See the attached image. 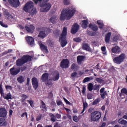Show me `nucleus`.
Segmentation results:
<instances>
[{
	"instance_id": "obj_1",
	"label": "nucleus",
	"mask_w": 127,
	"mask_h": 127,
	"mask_svg": "<svg viewBox=\"0 0 127 127\" xmlns=\"http://www.w3.org/2000/svg\"><path fill=\"white\" fill-rule=\"evenodd\" d=\"M76 13V9L74 8L63 9L62 11L60 19L61 21H63L66 19V20H69L71 17L74 16V14Z\"/></svg>"
},
{
	"instance_id": "obj_2",
	"label": "nucleus",
	"mask_w": 127,
	"mask_h": 127,
	"mask_svg": "<svg viewBox=\"0 0 127 127\" xmlns=\"http://www.w3.org/2000/svg\"><path fill=\"white\" fill-rule=\"evenodd\" d=\"M67 27H64L63 31L59 38L62 47H65L67 45L68 42L67 41Z\"/></svg>"
},
{
	"instance_id": "obj_3",
	"label": "nucleus",
	"mask_w": 127,
	"mask_h": 127,
	"mask_svg": "<svg viewBox=\"0 0 127 127\" xmlns=\"http://www.w3.org/2000/svg\"><path fill=\"white\" fill-rule=\"evenodd\" d=\"M32 59V57L29 55H24L21 59H19L16 61V65L18 67H20L24 65L27 62H30Z\"/></svg>"
},
{
	"instance_id": "obj_4",
	"label": "nucleus",
	"mask_w": 127,
	"mask_h": 127,
	"mask_svg": "<svg viewBox=\"0 0 127 127\" xmlns=\"http://www.w3.org/2000/svg\"><path fill=\"white\" fill-rule=\"evenodd\" d=\"M34 2L36 4L40 2V6L43 8V10H42V12L48 11V10L51 8V4L46 2H42V0H34Z\"/></svg>"
},
{
	"instance_id": "obj_5",
	"label": "nucleus",
	"mask_w": 127,
	"mask_h": 127,
	"mask_svg": "<svg viewBox=\"0 0 127 127\" xmlns=\"http://www.w3.org/2000/svg\"><path fill=\"white\" fill-rule=\"evenodd\" d=\"M126 59H127V56L126 55V54L122 53L119 56L113 59V62L115 63V64L120 65V64H122Z\"/></svg>"
},
{
	"instance_id": "obj_6",
	"label": "nucleus",
	"mask_w": 127,
	"mask_h": 127,
	"mask_svg": "<svg viewBox=\"0 0 127 127\" xmlns=\"http://www.w3.org/2000/svg\"><path fill=\"white\" fill-rule=\"evenodd\" d=\"M101 118V113L99 111H94L90 114V120L92 122H98Z\"/></svg>"
},
{
	"instance_id": "obj_7",
	"label": "nucleus",
	"mask_w": 127,
	"mask_h": 127,
	"mask_svg": "<svg viewBox=\"0 0 127 127\" xmlns=\"http://www.w3.org/2000/svg\"><path fill=\"white\" fill-rule=\"evenodd\" d=\"M60 67L63 69H67L69 67V60L63 59L60 63Z\"/></svg>"
},
{
	"instance_id": "obj_8",
	"label": "nucleus",
	"mask_w": 127,
	"mask_h": 127,
	"mask_svg": "<svg viewBox=\"0 0 127 127\" xmlns=\"http://www.w3.org/2000/svg\"><path fill=\"white\" fill-rule=\"evenodd\" d=\"M33 6V3L32 2H28L25 4V6L23 8V9L26 12H28V11H30V8H32Z\"/></svg>"
},
{
	"instance_id": "obj_9",
	"label": "nucleus",
	"mask_w": 127,
	"mask_h": 127,
	"mask_svg": "<svg viewBox=\"0 0 127 127\" xmlns=\"http://www.w3.org/2000/svg\"><path fill=\"white\" fill-rule=\"evenodd\" d=\"M79 28H80V25H79L77 23H74L71 30V33L72 34H76V33L78 32Z\"/></svg>"
},
{
	"instance_id": "obj_10",
	"label": "nucleus",
	"mask_w": 127,
	"mask_h": 127,
	"mask_svg": "<svg viewBox=\"0 0 127 127\" xmlns=\"http://www.w3.org/2000/svg\"><path fill=\"white\" fill-rule=\"evenodd\" d=\"M32 84L34 90H37V88L39 87V84L38 83V79L36 77L32 78Z\"/></svg>"
},
{
	"instance_id": "obj_11",
	"label": "nucleus",
	"mask_w": 127,
	"mask_h": 127,
	"mask_svg": "<svg viewBox=\"0 0 127 127\" xmlns=\"http://www.w3.org/2000/svg\"><path fill=\"white\" fill-rule=\"evenodd\" d=\"M8 2L10 3L13 7H18L19 4H20L19 0H8Z\"/></svg>"
},
{
	"instance_id": "obj_12",
	"label": "nucleus",
	"mask_w": 127,
	"mask_h": 127,
	"mask_svg": "<svg viewBox=\"0 0 127 127\" xmlns=\"http://www.w3.org/2000/svg\"><path fill=\"white\" fill-rule=\"evenodd\" d=\"M60 78V73L57 71H55L53 74V77L52 78V81H58Z\"/></svg>"
},
{
	"instance_id": "obj_13",
	"label": "nucleus",
	"mask_w": 127,
	"mask_h": 127,
	"mask_svg": "<svg viewBox=\"0 0 127 127\" xmlns=\"http://www.w3.org/2000/svg\"><path fill=\"white\" fill-rule=\"evenodd\" d=\"M4 15L8 20L11 21L13 19V16L10 14L9 12L7 10H5L3 12Z\"/></svg>"
},
{
	"instance_id": "obj_14",
	"label": "nucleus",
	"mask_w": 127,
	"mask_h": 127,
	"mask_svg": "<svg viewBox=\"0 0 127 127\" xmlns=\"http://www.w3.org/2000/svg\"><path fill=\"white\" fill-rule=\"evenodd\" d=\"M7 115L6 110L4 108H0V118H5Z\"/></svg>"
},
{
	"instance_id": "obj_15",
	"label": "nucleus",
	"mask_w": 127,
	"mask_h": 127,
	"mask_svg": "<svg viewBox=\"0 0 127 127\" xmlns=\"http://www.w3.org/2000/svg\"><path fill=\"white\" fill-rule=\"evenodd\" d=\"M40 47L41 50H42L43 52H45V53H46V54H48V53H49L47 46H45L44 45V44L41 43L40 44Z\"/></svg>"
},
{
	"instance_id": "obj_16",
	"label": "nucleus",
	"mask_w": 127,
	"mask_h": 127,
	"mask_svg": "<svg viewBox=\"0 0 127 127\" xmlns=\"http://www.w3.org/2000/svg\"><path fill=\"white\" fill-rule=\"evenodd\" d=\"M20 72V69H16L14 68V67H12L10 69V73L11 75L13 76H15V75H17L18 73Z\"/></svg>"
},
{
	"instance_id": "obj_17",
	"label": "nucleus",
	"mask_w": 127,
	"mask_h": 127,
	"mask_svg": "<svg viewBox=\"0 0 127 127\" xmlns=\"http://www.w3.org/2000/svg\"><path fill=\"white\" fill-rule=\"evenodd\" d=\"M76 59L78 64L79 65H81V64H82V62L86 59V57L84 56H78Z\"/></svg>"
},
{
	"instance_id": "obj_18",
	"label": "nucleus",
	"mask_w": 127,
	"mask_h": 127,
	"mask_svg": "<svg viewBox=\"0 0 127 127\" xmlns=\"http://www.w3.org/2000/svg\"><path fill=\"white\" fill-rule=\"evenodd\" d=\"M111 36H112V32H108L105 35V41L107 44L110 43V40H111Z\"/></svg>"
},
{
	"instance_id": "obj_19",
	"label": "nucleus",
	"mask_w": 127,
	"mask_h": 127,
	"mask_svg": "<svg viewBox=\"0 0 127 127\" xmlns=\"http://www.w3.org/2000/svg\"><path fill=\"white\" fill-rule=\"evenodd\" d=\"M25 28L27 32L33 33V32H34V30L35 29V27L32 25H31L29 27L26 26Z\"/></svg>"
},
{
	"instance_id": "obj_20",
	"label": "nucleus",
	"mask_w": 127,
	"mask_h": 127,
	"mask_svg": "<svg viewBox=\"0 0 127 127\" xmlns=\"http://www.w3.org/2000/svg\"><path fill=\"white\" fill-rule=\"evenodd\" d=\"M41 105L40 106L41 111L43 112H46L47 111V107H46V104L44 103V102L42 100H40Z\"/></svg>"
},
{
	"instance_id": "obj_21",
	"label": "nucleus",
	"mask_w": 127,
	"mask_h": 127,
	"mask_svg": "<svg viewBox=\"0 0 127 127\" xmlns=\"http://www.w3.org/2000/svg\"><path fill=\"white\" fill-rule=\"evenodd\" d=\"M88 27L89 28L92 29L93 31H98L99 30V27H98L96 24H93L90 23L89 24Z\"/></svg>"
},
{
	"instance_id": "obj_22",
	"label": "nucleus",
	"mask_w": 127,
	"mask_h": 127,
	"mask_svg": "<svg viewBox=\"0 0 127 127\" xmlns=\"http://www.w3.org/2000/svg\"><path fill=\"white\" fill-rule=\"evenodd\" d=\"M49 78V74L48 73H44L43 74L41 77V80L42 82H46L48 81Z\"/></svg>"
},
{
	"instance_id": "obj_23",
	"label": "nucleus",
	"mask_w": 127,
	"mask_h": 127,
	"mask_svg": "<svg viewBox=\"0 0 127 127\" xmlns=\"http://www.w3.org/2000/svg\"><path fill=\"white\" fill-rule=\"evenodd\" d=\"M26 40L29 45H33L34 44V39L32 37H28L26 38Z\"/></svg>"
},
{
	"instance_id": "obj_24",
	"label": "nucleus",
	"mask_w": 127,
	"mask_h": 127,
	"mask_svg": "<svg viewBox=\"0 0 127 127\" xmlns=\"http://www.w3.org/2000/svg\"><path fill=\"white\" fill-rule=\"evenodd\" d=\"M57 16L56 15H53L50 18V22H51L53 24H55V23L57 22Z\"/></svg>"
},
{
	"instance_id": "obj_25",
	"label": "nucleus",
	"mask_w": 127,
	"mask_h": 127,
	"mask_svg": "<svg viewBox=\"0 0 127 127\" xmlns=\"http://www.w3.org/2000/svg\"><path fill=\"white\" fill-rule=\"evenodd\" d=\"M120 49L121 48L119 46H116L112 48L111 51L112 53H119Z\"/></svg>"
},
{
	"instance_id": "obj_26",
	"label": "nucleus",
	"mask_w": 127,
	"mask_h": 127,
	"mask_svg": "<svg viewBox=\"0 0 127 127\" xmlns=\"http://www.w3.org/2000/svg\"><path fill=\"white\" fill-rule=\"evenodd\" d=\"M82 49H83V50H86V51H91V50H92L88 44H83L82 46Z\"/></svg>"
},
{
	"instance_id": "obj_27",
	"label": "nucleus",
	"mask_w": 127,
	"mask_h": 127,
	"mask_svg": "<svg viewBox=\"0 0 127 127\" xmlns=\"http://www.w3.org/2000/svg\"><path fill=\"white\" fill-rule=\"evenodd\" d=\"M88 20H83L82 21V28H87L88 27Z\"/></svg>"
},
{
	"instance_id": "obj_28",
	"label": "nucleus",
	"mask_w": 127,
	"mask_h": 127,
	"mask_svg": "<svg viewBox=\"0 0 127 127\" xmlns=\"http://www.w3.org/2000/svg\"><path fill=\"white\" fill-rule=\"evenodd\" d=\"M97 23L99 25L100 29H104V23L103 21L98 20L97 21Z\"/></svg>"
},
{
	"instance_id": "obj_29",
	"label": "nucleus",
	"mask_w": 127,
	"mask_h": 127,
	"mask_svg": "<svg viewBox=\"0 0 127 127\" xmlns=\"http://www.w3.org/2000/svg\"><path fill=\"white\" fill-rule=\"evenodd\" d=\"M7 125V122L4 121V119L0 118V126L1 127H6Z\"/></svg>"
},
{
	"instance_id": "obj_30",
	"label": "nucleus",
	"mask_w": 127,
	"mask_h": 127,
	"mask_svg": "<svg viewBox=\"0 0 127 127\" xmlns=\"http://www.w3.org/2000/svg\"><path fill=\"white\" fill-rule=\"evenodd\" d=\"M45 31H46L40 32L39 33V35H38V37H39L40 38H42V39H43L44 38H45L46 36Z\"/></svg>"
},
{
	"instance_id": "obj_31",
	"label": "nucleus",
	"mask_w": 127,
	"mask_h": 127,
	"mask_svg": "<svg viewBox=\"0 0 127 127\" xmlns=\"http://www.w3.org/2000/svg\"><path fill=\"white\" fill-rule=\"evenodd\" d=\"M31 11H29V12L31 15H34V14H36L37 13V11L36 10V8L34 7V5H33V7L30 8Z\"/></svg>"
},
{
	"instance_id": "obj_32",
	"label": "nucleus",
	"mask_w": 127,
	"mask_h": 127,
	"mask_svg": "<svg viewBox=\"0 0 127 127\" xmlns=\"http://www.w3.org/2000/svg\"><path fill=\"white\" fill-rule=\"evenodd\" d=\"M95 81H96V82H97V83H99V84H103V85H105V84H106L105 80L101 79L100 77L96 78Z\"/></svg>"
},
{
	"instance_id": "obj_33",
	"label": "nucleus",
	"mask_w": 127,
	"mask_h": 127,
	"mask_svg": "<svg viewBox=\"0 0 127 127\" xmlns=\"http://www.w3.org/2000/svg\"><path fill=\"white\" fill-rule=\"evenodd\" d=\"M118 123L119 124H120V125H124V126H126L127 124V120H124L122 118L119 119Z\"/></svg>"
},
{
	"instance_id": "obj_34",
	"label": "nucleus",
	"mask_w": 127,
	"mask_h": 127,
	"mask_svg": "<svg viewBox=\"0 0 127 127\" xmlns=\"http://www.w3.org/2000/svg\"><path fill=\"white\" fill-rule=\"evenodd\" d=\"M36 30L37 31H39V32H41V31H46V30H48V29L44 27H39L36 28Z\"/></svg>"
},
{
	"instance_id": "obj_35",
	"label": "nucleus",
	"mask_w": 127,
	"mask_h": 127,
	"mask_svg": "<svg viewBox=\"0 0 127 127\" xmlns=\"http://www.w3.org/2000/svg\"><path fill=\"white\" fill-rule=\"evenodd\" d=\"M70 68L71 70H74V69L78 70V69H79V65H78L77 64L73 63L71 64Z\"/></svg>"
},
{
	"instance_id": "obj_36",
	"label": "nucleus",
	"mask_w": 127,
	"mask_h": 127,
	"mask_svg": "<svg viewBox=\"0 0 127 127\" xmlns=\"http://www.w3.org/2000/svg\"><path fill=\"white\" fill-rule=\"evenodd\" d=\"M17 81L18 83L21 84V83H23V82H24V78H23V76L21 75L17 78Z\"/></svg>"
},
{
	"instance_id": "obj_37",
	"label": "nucleus",
	"mask_w": 127,
	"mask_h": 127,
	"mask_svg": "<svg viewBox=\"0 0 127 127\" xmlns=\"http://www.w3.org/2000/svg\"><path fill=\"white\" fill-rule=\"evenodd\" d=\"M93 88H94V85H93V84L92 83H89L88 84L87 89H88V91H90V92L93 91Z\"/></svg>"
},
{
	"instance_id": "obj_38",
	"label": "nucleus",
	"mask_w": 127,
	"mask_h": 127,
	"mask_svg": "<svg viewBox=\"0 0 127 127\" xmlns=\"http://www.w3.org/2000/svg\"><path fill=\"white\" fill-rule=\"evenodd\" d=\"M92 80H93L92 77H85L83 80V83H87V82H90Z\"/></svg>"
},
{
	"instance_id": "obj_39",
	"label": "nucleus",
	"mask_w": 127,
	"mask_h": 127,
	"mask_svg": "<svg viewBox=\"0 0 127 127\" xmlns=\"http://www.w3.org/2000/svg\"><path fill=\"white\" fill-rule=\"evenodd\" d=\"M21 97L22 98L21 100V103H23V102H25V100L27 99V98H28V96H27V95L25 94H22Z\"/></svg>"
},
{
	"instance_id": "obj_40",
	"label": "nucleus",
	"mask_w": 127,
	"mask_h": 127,
	"mask_svg": "<svg viewBox=\"0 0 127 127\" xmlns=\"http://www.w3.org/2000/svg\"><path fill=\"white\" fill-rule=\"evenodd\" d=\"M100 96L102 99H105V98H106V96H108L107 91H105L104 92L101 93Z\"/></svg>"
},
{
	"instance_id": "obj_41",
	"label": "nucleus",
	"mask_w": 127,
	"mask_h": 127,
	"mask_svg": "<svg viewBox=\"0 0 127 127\" xmlns=\"http://www.w3.org/2000/svg\"><path fill=\"white\" fill-rule=\"evenodd\" d=\"M87 108H88V103H87V102L83 103V109L81 114H83V113L85 112V110L87 109Z\"/></svg>"
},
{
	"instance_id": "obj_42",
	"label": "nucleus",
	"mask_w": 127,
	"mask_h": 127,
	"mask_svg": "<svg viewBox=\"0 0 127 127\" xmlns=\"http://www.w3.org/2000/svg\"><path fill=\"white\" fill-rule=\"evenodd\" d=\"M53 34H54V35H55V36H56V37L59 36V35H60V30H55L53 32Z\"/></svg>"
},
{
	"instance_id": "obj_43",
	"label": "nucleus",
	"mask_w": 127,
	"mask_h": 127,
	"mask_svg": "<svg viewBox=\"0 0 127 127\" xmlns=\"http://www.w3.org/2000/svg\"><path fill=\"white\" fill-rule=\"evenodd\" d=\"M0 94L1 96L4 95V93H3V89H2V82H1L0 84Z\"/></svg>"
},
{
	"instance_id": "obj_44",
	"label": "nucleus",
	"mask_w": 127,
	"mask_h": 127,
	"mask_svg": "<svg viewBox=\"0 0 127 127\" xmlns=\"http://www.w3.org/2000/svg\"><path fill=\"white\" fill-rule=\"evenodd\" d=\"M93 90L94 91H97V90L99 91V90H100V85L95 84V85H94Z\"/></svg>"
},
{
	"instance_id": "obj_45",
	"label": "nucleus",
	"mask_w": 127,
	"mask_h": 127,
	"mask_svg": "<svg viewBox=\"0 0 127 127\" xmlns=\"http://www.w3.org/2000/svg\"><path fill=\"white\" fill-rule=\"evenodd\" d=\"M88 33L90 36H95L97 35V33L95 32L89 31Z\"/></svg>"
},
{
	"instance_id": "obj_46",
	"label": "nucleus",
	"mask_w": 127,
	"mask_h": 127,
	"mask_svg": "<svg viewBox=\"0 0 127 127\" xmlns=\"http://www.w3.org/2000/svg\"><path fill=\"white\" fill-rule=\"evenodd\" d=\"M27 102H28L31 108H33V107H34V101H33V100H27Z\"/></svg>"
},
{
	"instance_id": "obj_47",
	"label": "nucleus",
	"mask_w": 127,
	"mask_h": 127,
	"mask_svg": "<svg viewBox=\"0 0 127 127\" xmlns=\"http://www.w3.org/2000/svg\"><path fill=\"white\" fill-rule=\"evenodd\" d=\"M72 119L73 121L75 123H77V122H79V119H78V117L77 116H73L72 117Z\"/></svg>"
},
{
	"instance_id": "obj_48",
	"label": "nucleus",
	"mask_w": 127,
	"mask_h": 127,
	"mask_svg": "<svg viewBox=\"0 0 127 127\" xmlns=\"http://www.w3.org/2000/svg\"><path fill=\"white\" fill-rule=\"evenodd\" d=\"M3 98L5 100H10L11 99V95L7 94L6 96H3Z\"/></svg>"
},
{
	"instance_id": "obj_49",
	"label": "nucleus",
	"mask_w": 127,
	"mask_h": 127,
	"mask_svg": "<svg viewBox=\"0 0 127 127\" xmlns=\"http://www.w3.org/2000/svg\"><path fill=\"white\" fill-rule=\"evenodd\" d=\"M63 2L64 5H69V4H70L69 0H64Z\"/></svg>"
},
{
	"instance_id": "obj_50",
	"label": "nucleus",
	"mask_w": 127,
	"mask_h": 127,
	"mask_svg": "<svg viewBox=\"0 0 127 127\" xmlns=\"http://www.w3.org/2000/svg\"><path fill=\"white\" fill-rule=\"evenodd\" d=\"M119 36H115L114 37H113V41L114 42H118V40H119Z\"/></svg>"
},
{
	"instance_id": "obj_51",
	"label": "nucleus",
	"mask_w": 127,
	"mask_h": 127,
	"mask_svg": "<svg viewBox=\"0 0 127 127\" xmlns=\"http://www.w3.org/2000/svg\"><path fill=\"white\" fill-rule=\"evenodd\" d=\"M81 41L80 38H75L73 39V41H75V42H81Z\"/></svg>"
},
{
	"instance_id": "obj_52",
	"label": "nucleus",
	"mask_w": 127,
	"mask_h": 127,
	"mask_svg": "<svg viewBox=\"0 0 127 127\" xmlns=\"http://www.w3.org/2000/svg\"><path fill=\"white\" fill-rule=\"evenodd\" d=\"M99 102H100V100L99 99H97L93 101L92 105H97L98 103Z\"/></svg>"
},
{
	"instance_id": "obj_53",
	"label": "nucleus",
	"mask_w": 127,
	"mask_h": 127,
	"mask_svg": "<svg viewBox=\"0 0 127 127\" xmlns=\"http://www.w3.org/2000/svg\"><path fill=\"white\" fill-rule=\"evenodd\" d=\"M42 118V114H40L39 116H37L36 121L37 122H39L40 120H41V118Z\"/></svg>"
},
{
	"instance_id": "obj_54",
	"label": "nucleus",
	"mask_w": 127,
	"mask_h": 127,
	"mask_svg": "<svg viewBox=\"0 0 127 127\" xmlns=\"http://www.w3.org/2000/svg\"><path fill=\"white\" fill-rule=\"evenodd\" d=\"M121 92L123 94H125V95H127V88H123L121 90Z\"/></svg>"
},
{
	"instance_id": "obj_55",
	"label": "nucleus",
	"mask_w": 127,
	"mask_h": 127,
	"mask_svg": "<svg viewBox=\"0 0 127 127\" xmlns=\"http://www.w3.org/2000/svg\"><path fill=\"white\" fill-rule=\"evenodd\" d=\"M78 73H77V72L75 71L71 74V77L72 78H75L76 76H77Z\"/></svg>"
},
{
	"instance_id": "obj_56",
	"label": "nucleus",
	"mask_w": 127,
	"mask_h": 127,
	"mask_svg": "<svg viewBox=\"0 0 127 127\" xmlns=\"http://www.w3.org/2000/svg\"><path fill=\"white\" fill-rule=\"evenodd\" d=\"M87 98L88 100H92L93 99V95L91 94H88L87 95Z\"/></svg>"
},
{
	"instance_id": "obj_57",
	"label": "nucleus",
	"mask_w": 127,
	"mask_h": 127,
	"mask_svg": "<svg viewBox=\"0 0 127 127\" xmlns=\"http://www.w3.org/2000/svg\"><path fill=\"white\" fill-rule=\"evenodd\" d=\"M21 118H24V117H26V119H27V113L24 112L22 113V114L21 115Z\"/></svg>"
},
{
	"instance_id": "obj_58",
	"label": "nucleus",
	"mask_w": 127,
	"mask_h": 127,
	"mask_svg": "<svg viewBox=\"0 0 127 127\" xmlns=\"http://www.w3.org/2000/svg\"><path fill=\"white\" fill-rule=\"evenodd\" d=\"M54 45V44L53 43V42H52L51 41H49L48 42V46H50V47H53Z\"/></svg>"
},
{
	"instance_id": "obj_59",
	"label": "nucleus",
	"mask_w": 127,
	"mask_h": 127,
	"mask_svg": "<svg viewBox=\"0 0 127 127\" xmlns=\"http://www.w3.org/2000/svg\"><path fill=\"white\" fill-rule=\"evenodd\" d=\"M5 89L6 90H12V87L10 85H6Z\"/></svg>"
},
{
	"instance_id": "obj_60",
	"label": "nucleus",
	"mask_w": 127,
	"mask_h": 127,
	"mask_svg": "<svg viewBox=\"0 0 127 127\" xmlns=\"http://www.w3.org/2000/svg\"><path fill=\"white\" fill-rule=\"evenodd\" d=\"M0 25H1V26H2L3 27H5V28L7 27V25H6V24L3 23V22H1V21H0Z\"/></svg>"
},
{
	"instance_id": "obj_61",
	"label": "nucleus",
	"mask_w": 127,
	"mask_h": 127,
	"mask_svg": "<svg viewBox=\"0 0 127 127\" xmlns=\"http://www.w3.org/2000/svg\"><path fill=\"white\" fill-rule=\"evenodd\" d=\"M82 93L83 95H85V94H86V87L85 86H83L82 87Z\"/></svg>"
},
{
	"instance_id": "obj_62",
	"label": "nucleus",
	"mask_w": 127,
	"mask_h": 127,
	"mask_svg": "<svg viewBox=\"0 0 127 127\" xmlns=\"http://www.w3.org/2000/svg\"><path fill=\"white\" fill-rule=\"evenodd\" d=\"M30 82V78H29V77H28L27 78V82H26V85L27 86H29V83Z\"/></svg>"
},
{
	"instance_id": "obj_63",
	"label": "nucleus",
	"mask_w": 127,
	"mask_h": 127,
	"mask_svg": "<svg viewBox=\"0 0 127 127\" xmlns=\"http://www.w3.org/2000/svg\"><path fill=\"white\" fill-rule=\"evenodd\" d=\"M64 100L65 103H66V105H70L71 104L70 103V102H69L67 99H66V98H64Z\"/></svg>"
},
{
	"instance_id": "obj_64",
	"label": "nucleus",
	"mask_w": 127,
	"mask_h": 127,
	"mask_svg": "<svg viewBox=\"0 0 127 127\" xmlns=\"http://www.w3.org/2000/svg\"><path fill=\"white\" fill-rule=\"evenodd\" d=\"M56 117L57 119H61V115L58 113L56 115Z\"/></svg>"
}]
</instances>
